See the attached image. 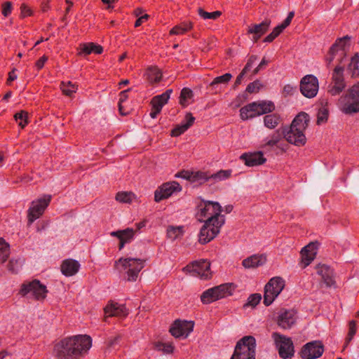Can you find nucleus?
I'll return each mask as SVG.
<instances>
[{
  "label": "nucleus",
  "instance_id": "obj_1",
  "mask_svg": "<svg viewBox=\"0 0 359 359\" xmlns=\"http://www.w3.org/2000/svg\"><path fill=\"white\" fill-rule=\"evenodd\" d=\"M222 211L218 202L206 201L201 196L196 198V217L200 222H204L198 235L200 243L210 242L219 233L225 222L224 215L221 214Z\"/></svg>",
  "mask_w": 359,
  "mask_h": 359
},
{
  "label": "nucleus",
  "instance_id": "obj_2",
  "mask_svg": "<svg viewBox=\"0 0 359 359\" xmlns=\"http://www.w3.org/2000/svg\"><path fill=\"white\" fill-rule=\"evenodd\" d=\"M92 346V339L88 335L67 337L58 342L55 349L61 359H77Z\"/></svg>",
  "mask_w": 359,
  "mask_h": 359
},
{
  "label": "nucleus",
  "instance_id": "obj_3",
  "mask_svg": "<svg viewBox=\"0 0 359 359\" xmlns=\"http://www.w3.org/2000/svg\"><path fill=\"white\" fill-rule=\"evenodd\" d=\"M310 122L309 115L302 111L293 119L290 126H285L286 140L295 146L302 147L306 143V137L304 134L305 130L308 128Z\"/></svg>",
  "mask_w": 359,
  "mask_h": 359
},
{
  "label": "nucleus",
  "instance_id": "obj_4",
  "mask_svg": "<svg viewBox=\"0 0 359 359\" xmlns=\"http://www.w3.org/2000/svg\"><path fill=\"white\" fill-rule=\"evenodd\" d=\"M275 110V104L272 101L262 100L252 102L240 109V116L243 121L253 118L257 116L267 114Z\"/></svg>",
  "mask_w": 359,
  "mask_h": 359
},
{
  "label": "nucleus",
  "instance_id": "obj_5",
  "mask_svg": "<svg viewBox=\"0 0 359 359\" xmlns=\"http://www.w3.org/2000/svg\"><path fill=\"white\" fill-rule=\"evenodd\" d=\"M256 346L253 336H244L237 341L230 359H255Z\"/></svg>",
  "mask_w": 359,
  "mask_h": 359
},
{
  "label": "nucleus",
  "instance_id": "obj_6",
  "mask_svg": "<svg viewBox=\"0 0 359 359\" xmlns=\"http://www.w3.org/2000/svg\"><path fill=\"white\" fill-rule=\"evenodd\" d=\"M236 286L233 283H224L205 290L201 295L203 304H209L233 294Z\"/></svg>",
  "mask_w": 359,
  "mask_h": 359
},
{
  "label": "nucleus",
  "instance_id": "obj_7",
  "mask_svg": "<svg viewBox=\"0 0 359 359\" xmlns=\"http://www.w3.org/2000/svg\"><path fill=\"white\" fill-rule=\"evenodd\" d=\"M47 293L46 286L37 279L24 282L18 292L22 297H27L36 301L43 300L46 297Z\"/></svg>",
  "mask_w": 359,
  "mask_h": 359
},
{
  "label": "nucleus",
  "instance_id": "obj_8",
  "mask_svg": "<svg viewBox=\"0 0 359 359\" xmlns=\"http://www.w3.org/2000/svg\"><path fill=\"white\" fill-rule=\"evenodd\" d=\"M146 260L137 258H120L116 264H121L126 276L124 278L128 281H135L138 277L139 273L144 266Z\"/></svg>",
  "mask_w": 359,
  "mask_h": 359
},
{
  "label": "nucleus",
  "instance_id": "obj_9",
  "mask_svg": "<svg viewBox=\"0 0 359 359\" xmlns=\"http://www.w3.org/2000/svg\"><path fill=\"white\" fill-rule=\"evenodd\" d=\"M192 182L203 184L210 182L211 184L220 181L225 180L230 177L231 175V170H220L215 173H210L209 171H193Z\"/></svg>",
  "mask_w": 359,
  "mask_h": 359
},
{
  "label": "nucleus",
  "instance_id": "obj_10",
  "mask_svg": "<svg viewBox=\"0 0 359 359\" xmlns=\"http://www.w3.org/2000/svg\"><path fill=\"white\" fill-rule=\"evenodd\" d=\"M285 280L280 277H273L269 280L264 287V304L269 306L283 291Z\"/></svg>",
  "mask_w": 359,
  "mask_h": 359
},
{
  "label": "nucleus",
  "instance_id": "obj_11",
  "mask_svg": "<svg viewBox=\"0 0 359 359\" xmlns=\"http://www.w3.org/2000/svg\"><path fill=\"white\" fill-rule=\"evenodd\" d=\"M272 337L279 356L283 359H291L294 355V347L292 339L278 332H273Z\"/></svg>",
  "mask_w": 359,
  "mask_h": 359
},
{
  "label": "nucleus",
  "instance_id": "obj_12",
  "mask_svg": "<svg viewBox=\"0 0 359 359\" xmlns=\"http://www.w3.org/2000/svg\"><path fill=\"white\" fill-rule=\"evenodd\" d=\"M51 201V196L47 195L36 201H32L27 211L28 225H31L36 219L39 218L44 212Z\"/></svg>",
  "mask_w": 359,
  "mask_h": 359
},
{
  "label": "nucleus",
  "instance_id": "obj_13",
  "mask_svg": "<svg viewBox=\"0 0 359 359\" xmlns=\"http://www.w3.org/2000/svg\"><path fill=\"white\" fill-rule=\"evenodd\" d=\"M346 99V102L343 106V112L346 114L359 112V82L348 90Z\"/></svg>",
  "mask_w": 359,
  "mask_h": 359
},
{
  "label": "nucleus",
  "instance_id": "obj_14",
  "mask_svg": "<svg viewBox=\"0 0 359 359\" xmlns=\"http://www.w3.org/2000/svg\"><path fill=\"white\" fill-rule=\"evenodd\" d=\"M344 72V68L341 66H337L333 70L332 82L328 86V93L333 96L339 95L346 87Z\"/></svg>",
  "mask_w": 359,
  "mask_h": 359
},
{
  "label": "nucleus",
  "instance_id": "obj_15",
  "mask_svg": "<svg viewBox=\"0 0 359 359\" xmlns=\"http://www.w3.org/2000/svg\"><path fill=\"white\" fill-rule=\"evenodd\" d=\"M319 88L318 80L313 74L304 76L300 81L299 89L302 94L308 98L316 96Z\"/></svg>",
  "mask_w": 359,
  "mask_h": 359
},
{
  "label": "nucleus",
  "instance_id": "obj_16",
  "mask_svg": "<svg viewBox=\"0 0 359 359\" xmlns=\"http://www.w3.org/2000/svg\"><path fill=\"white\" fill-rule=\"evenodd\" d=\"M184 269L187 270L193 276L207 280L211 278L210 263L205 259L194 261L188 264Z\"/></svg>",
  "mask_w": 359,
  "mask_h": 359
},
{
  "label": "nucleus",
  "instance_id": "obj_17",
  "mask_svg": "<svg viewBox=\"0 0 359 359\" xmlns=\"http://www.w3.org/2000/svg\"><path fill=\"white\" fill-rule=\"evenodd\" d=\"M323 352L324 346L322 341L315 340L304 344L299 352V355L302 359H316L320 358Z\"/></svg>",
  "mask_w": 359,
  "mask_h": 359
},
{
  "label": "nucleus",
  "instance_id": "obj_18",
  "mask_svg": "<svg viewBox=\"0 0 359 359\" xmlns=\"http://www.w3.org/2000/svg\"><path fill=\"white\" fill-rule=\"evenodd\" d=\"M182 191L181 185L176 181L165 182L154 192V201L157 203L170 197L175 192Z\"/></svg>",
  "mask_w": 359,
  "mask_h": 359
},
{
  "label": "nucleus",
  "instance_id": "obj_19",
  "mask_svg": "<svg viewBox=\"0 0 359 359\" xmlns=\"http://www.w3.org/2000/svg\"><path fill=\"white\" fill-rule=\"evenodd\" d=\"M194 322L192 320H175L170 328V334L175 338H187L193 331Z\"/></svg>",
  "mask_w": 359,
  "mask_h": 359
},
{
  "label": "nucleus",
  "instance_id": "obj_20",
  "mask_svg": "<svg viewBox=\"0 0 359 359\" xmlns=\"http://www.w3.org/2000/svg\"><path fill=\"white\" fill-rule=\"evenodd\" d=\"M270 21L264 20L259 24H252L248 26L247 34H252V40L257 42L258 40L269 30Z\"/></svg>",
  "mask_w": 359,
  "mask_h": 359
},
{
  "label": "nucleus",
  "instance_id": "obj_21",
  "mask_svg": "<svg viewBox=\"0 0 359 359\" xmlns=\"http://www.w3.org/2000/svg\"><path fill=\"white\" fill-rule=\"evenodd\" d=\"M294 312L292 310H281L277 316V324L283 329H290L295 323Z\"/></svg>",
  "mask_w": 359,
  "mask_h": 359
},
{
  "label": "nucleus",
  "instance_id": "obj_22",
  "mask_svg": "<svg viewBox=\"0 0 359 359\" xmlns=\"http://www.w3.org/2000/svg\"><path fill=\"white\" fill-rule=\"evenodd\" d=\"M107 317H125L128 313L124 304H119L117 302L109 301L104 309Z\"/></svg>",
  "mask_w": 359,
  "mask_h": 359
},
{
  "label": "nucleus",
  "instance_id": "obj_23",
  "mask_svg": "<svg viewBox=\"0 0 359 359\" xmlns=\"http://www.w3.org/2000/svg\"><path fill=\"white\" fill-rule=\"evenodd\" d=\"M240 158L244 161L247 166L249 167L262 165L266 161L262 151L244 153L241 156Z\"/></svg>",
  "mask_w": 359,
  "mask_h": 359
},
{
  "label": "nucleus",
  "instance_id": "obj_24",
  "mask_svg": "<svg viewBox=\"0 0 359 359\" xmlns=\"http://www.w3.org/2000/svg\"><path fill=\"white\" fill-rule=\"evenodd\" d=\"M316 269L318 274L321 276L323 283L327 287H330L335 285L334 270L332 268L325 264H319L317 266Z\"/></svg>",
  "mask_w": 359,
  "mask_h": 359
},
{
  "label": "nucleus",
  "instance_id": "obj_25",
  "mask_svg": "<svg viewBox=\"0 0 359 359\" xmlns=\"http://www.w3.org/2000/svg\"><path fill=\"white\" fill-rule=\"evenodd\" d=\"M80 266L79 262L75 259H65L60 266L61 272L67 277L72 276L79 271Z\"/></svg>",
  "mask_w": 359,
  "mask_h": 359
},
{
  "label": "nucleus",
  "instance_id": "obj_26",
  "mask_svg": "<svg viewBox=\"0 0 359 359\" xmlns=\"http://www.w3.org/2000/svg\"><path fill=\"white\" fill-rule=\"evenodd\" d=\"M266 262V257L264 255H253L243 260L242 264L246 269L257 268L264 265Z\"/></svg>",
  "mask_w": 359,
  "mask_h": 359
},
{
  "label": "nucleus",
  "instance_id": "obj_27",
  "mask_svg": "<svg viewBox=\"0 0 359 359\" xmlns=\"http://www.w3.org/2000/svg\"><path fill=\"white\" fill-rule=\"evenodd\" d=\"M172 93V89H168L162 94L154 96L151 100V107L162 110L163 107L168 103Z\"/></svg>",
  "mask_w": 359,
  "mask_h": 359
},
{
  "label": "nucleus",
  "instance_id": "obj_28",
  "mask_svg": "<svg viewBox=\"0 0 359 359\" xmlns=\"http://www.w3.org/2000/svg\"><path fill=\"white\" fill-rule=\"evenodd\" d=\"M315 244L311 243L304 247L301 251L302 262L305 266L310 264L316 255Z\"/></svg>",
  "mask_w": 359,
  "mask_h": 359
},
{
  "label": "nucleus",
  "instance_id": "obj_29",
  "mask_svg": "<svg viewBox=\"0 0 359 359\" xmlns=\"http://www.w3.org/2000/svg\"><path fill=\"white\" fill-rule=\"evenodd\" d=\"M351 39V37L348 35L338 38L330 48V52L333 54L337 53L339 50L345 51L346 48L350 46L349 41Z\"/></svg>",
  "mask_w": 359,
  "mask_h": 359
},
{
  "label": "nucleus",
  "instance_id": "obj_30",
  "mask_svg": "<svg viewBox=\"0 0 359 359\" xmlns=\"http://www.w3.org/2000/svg\"><path fill=\"white\" fill-rule=\"evenodd\" d=\"M347 72L352 78L359 76V53H355L351 58L347 67Z\"/></svg>",
  "mask_w": 359,
  "mask_h": 359
},
{
  "label": "nucleus",
  "instance_id": "obj_31",
  "mask_svg": "<svg viewBox=\"0 0 359 359\" xmlns=\"http://www.w3.org/2000/svg\"><path fill=\"white\" fill-rule=\"evenodd\" d=\"M81 52L79 54L90 55L91 53L101 54L103 52V47L99 44L90 42L81 45Z\"/></svg>",
  "mask_w": 359,
  "mask_h": 359
},
{
  "label": "nucleus",
  "instance_id": "obj_32",
  "mask_svg": "<svg viewBox=\"0 0 359 359\" xmlns=\"http://www.w3.org/2000/svg\"><path fill=\"white\" fill-rule=\"evenodd\" d=\"M135 231L133 229L127 228L124 230H119L116 231H112L111 235L114 237H117L119 241H126V243H130L134 237Z\"/></svg>",
  "mask_w": 359,
  "mask_h": 359
},
{
  "label": "nucleus",
  "instance_id": "obj_33",
  "mask_svg": "<svg viewBox=\"0 0 359 359\" xmlns=\"http://www.w3.org/2000/svg\"><path fill=\"white\" fill-rule=\"evenodd\" d=\"M193 28V23L190 21H184L173 27L170 31V35L184 34Z\"/></svg>",
  "mask_w": 359,
  "mask_h": 359
},
{
  "label": "nucleus",
  "instance_id": "obj_34",
  "mask_svg": "<svg viewBox=\"0 0 359 359\" xmlns=\"http://www.w3.org/2000/svg\"><path fill=\"white\" fill-rule=\"evenodd\" d=\"M285 130V126H282L280 128L276 130L271 135L269 140L266 141L265 146L273 147L276 145L280 140L284 137L286 140L285 133H283Z\"/></svg>",
  "mask_w": 359,
  "mask_h": 359
},
{
  "label": "nucleus",
  "instance_id": "obj_35",
  "mask_svg": "<svg viewBox=\"0 0 359 359\" xmlns=\"http://www.w3.org/2000/svg\"><path fill=\"white\" fill-rule=\"evenodd\" d=\"M145 76L150 83H154L161 80L162 73L157 67H150L147 69Z\"/></svg>",
  "mask_w": 359,
  "mask_h": 359
},
{
  "label": "nucleus",
  "instance_id": "obj_36",
  "mask_svg": "<svg viewBox=\"0 0 359 359\" xmlns=\"http://www.w3.org/2000/svg\"><path fill=\"white\" fill-rule=\"evenodd\" d=\"M184 233V231L183 226H168L167 229V237L172 241L181 238L183 236Z\"/></svg>",
  "mask_w": 359,
  "mask_h": 359
},
{
  "label": "nucleus",
  "instance_id": "obj_37",
  "mask_svg": "<svg viewBox=\"0 0 359 359\" xmlns=\"http://www.w3.org/2000/svg\"><path fill=\"white\" fill-rule=\"evenodd\" d=\"M280 121V116L277 114H266L264 117V126L269 129H274Z\"/></svg>",
  "mask_w": 359,
  "mask_h": 359
},
{
  "label": "nucleus",
  "instance_id": "obj_38",
  "mask_svg": "<svg viewBox=\"0 0 359 359\" xmlns=\"http://www.w3.org/2000/svg\"><path fill=\"white\" fill-rule=\"evenodd\" d=\"M14 118L18 123V126L22 128H25L29 123V114L27 111L21 110L14 115Z\"/></svg>",
  "mask_w": 359,
  "mask_h": 359
},
{
  "label": "nucleus",
  "instance_id": "obj_39",
  "mask_svg": "<svg viewBox=\"0 0 359 359\" xmlns=\"http://www.w3.org/2000/svg\"><path fill=\"white\" fill-rule=\"evenodd\" d=\"M10 255V245L3 238H0V264L6 262Z\"/></svg>",
  "mask_w": 359,
  "mask_h": 359
},
{
  "label": "nucleus",
  "instance_id": "obj_40",
  "mask_svg": "<svg viewBox=\"0 0 359 359\" xmlns=\"http://www.w3.org/2000/svg\"><path fill=\"white\" fill-rule=\"evenodd\" d=\"M193 97L194 93L191 89L186 87L183 88L180 92L179 102L183 107H186L188 105V100Z\"/></svg>",
  "mask_w": 359,
  "mask_h": 359
},
{
  "label": "nucleus",
  "instance_id": "obj_41",
  "mask_svg": "<svg viewBox=\"0 0 359 359\" xmlns=\"http://www.w3.org/2000/svg\"><path fill=\"white\" fill-rule=\"evenodd\" d=\"M232 78L230 73H226L222 76L215 77L213 81L210 83V87L212 89L218 84H227Z\"/></svg>",
  "mask_w": 359,
  "mask_h": 359
},
{
  "label": "nucleus",
  "instance_id": "obj_42",
  "mask_svg": "<svg viewBox=\"0 0 359 359\" xmlns=\"http://www.w3.org/2000/svg\"><path fill=\"white\" fill-rule=\"evenodd\" d=\"M329 116V109L327 105L322 106L318 109L317 113V124L320 125L327 121Z\"/></svg>",
  "mask_w": 359,
  "mask_h": 359
},
{
  "label": "nucleus",
  "instance_id": "obj_43",
  "mask_svg": "<svg viewBox=\"0 0 359 359\" xmlns=\"http://www.w3.org/2000/svg\"><path fill=\"white\" fill-rule=\"evenodd\" d=\"M262 296L259 293H254L250 294L248 299L246 303L243 304V309H246L248 307H252L255 308L261 301Z\"/></svg>",
  "mask_w": 359,
  "mask_h": 359
},
{
  "label": "nucleus",
  "instance_id": "obj_44",
  "mask_svg": "<svg viewBox=\"0 0 359 359\" xmlns=\"http://www.w3.org/2000/svg\"><path fill=\"white\" fill-rule=\"evenodd\" d=\"M198 13L204 20H216L222 15V12L219 11L209 13L204 11L202 8L198 9Z\"/></svg>",
  "mask_w": 359,
  "mask_h": 359
},
{
  "label": "nucleus",
  "instance_id": "obj_45",
  "mask_svg": "<svg viewBox=\"0 0 359 359\" xmlns=\"http://www.w3.org/2000/svg\"><path fill=\"white\" fill-rule=\"evenodd\" d=\"M61 89L64 95L72 96L74 93H76L77 88L71 81L61 83Z\"/></svg>",
  "mask_w": 359,
  "mask_h": 359
},
{
  "label": "nucleus",
  "instance_id": "obj_46",
  "mask_svg": "<svg viewBox=\"0 0 359 359\" xmlns=\"http://www.w3.org/2000/svg\"><path fill=\"white\" fill-rule=\"evenodd\" d=\"M133 194L131 192L120 191L116 195V200L120 203H130Z\"/></svg>",
  "mask_w": 359,
  "mask_h": 359
},
{
  "label": "nucleus",
  "instance_id": "obj_47",
  "mask_svg": "<svg viewBox=\"0 0 359 359\" xmlns=\"http://www.w3.org/2000/svg\"><path fill=\"white\" fill-rule=\"evenodd\" d=\"M155 348L165 353H172L174 350V346L170 343L158 341L155 344Z\"/></svg>",
  "mask_w": 359,
  "mask_h": 359
},
{
  "label": "nucleus",
  "instance_id": "obj_48",
  "mask_svg": "<svg viewBox=\"0 0 359 359\" xmlns=\"http://www.w3.org/2000/svg\"><path fill=\"white\" fill-rule=\"evenodd\" d=\"M348 333L346 338L345 346H346L350 341L353 338L354 335L356 334L357 327H356V321L353 320L349 322V329Z\"/></svg>",
  "mask_w": 359,
  "mask_h": 359
},
{
  "label": "nucleus",
  "instance_id": "obj_49",
  "mask_svg": "<svg viewBox=\"0 0 359 359\" xmlns=\"http://www.w3.org/2000/svg\"><path fill=\"white\" fill-rule=\"evenodd\" d=\"M283 31V30L281 28H280L278 25L276 26L273 29V31L264 39L263 41L266 43L272 42L276 37H278L280 34V33Z\"/></svg>",
  "mask_w": 359,
  "mask_h": 359
},
{
  "label": "nucleus",
  "instance_id": "obj_50",
  "mask_svg": "<svg viewBox=\"0 0 359 359\" xmlns=\"http://www.w3.org/2000/svg\"><path fill=\"white\" fill-rule=\"evenodd\" d=\"M187 130V127L181 123L175 126L171 130L170 135L172 137H178L184 133Z\"/></svg>",
  "mask_w": 359,
  "mask_h": 359
},
{
  "label": "nucleus",
  "instance_id": "obj_51",
  "mask_svg": "<svg viewBox=\"0 0 359 359\" xmlns=\"http://www.w3.org/2000/svg\"><path fill=\"white\" fill-rule=\"evenodd\" d=\"M261 87H262V85L259 81L255 80L248 85L245 91L249 93H254L258 92Z\"/></svg>",
  "mask_w": 359,
  "mask_h": 359
},
{
  "label": "nucleus",
  "instance_id": "obj_52",
  "mask_svg": "<svg viewBox=\"0 0 359 359\" xmlns=\"http://www.w3.org/2000/svg\"><path fill=\"white\" fill-rule=\"evenodd\" d=\"M257 60V55H252L251 56H250V57L248 58V60L247 61L246 65H245L244 68L243 69V70L241 72L243 73H244L245 74L246 73H248L251 69V68L252 67L255 62Z\"/></svg>",
  "mask_w": 359,
  "mask_h": 359
},
{
  "label": "nucleus",
  "instance_id": "obj_53",
  "mask_svg": "<svg viewBox=\"0 0 359 359\" xmlns=\"http://www.w3.org/2000/svg\"><path fill=\"white\" fill-rule=\"evenodd\" d=\"M195 121V117L193 116L191 112H188L186 114L184 119L181 122L184 124L187 129H189L191 126H193Z\"/></svg>",
  "mask_w": 359,
  "mask_h": 359
},
{
  "label": "nucleus",
  "instance_id": "obj_54",
  "mask_svg": "<svg viewBox=\"0 0 359 359\" xmlns=\"http://www.w3.org/2000/svg\"><path fill=\"white\" fill-rule=\"evenodd\" d=\"M19 260L11 259L8 264V270L13 273H17L18 271Z\"/></svg>",
  "mask_w": 359,
  "mask_h": 359
},
{
  "label": "nucleus",
  "instance_id": "obj_55",
  "mask_svg": "<svg viewBox=\"0 0 359 359\" xmlns=\"http://www.w3.org/2000/svg\"><path fill=\"white\" fill-rule=\"evenodd\" d=\"M13 10V5L11 1H6L2 4V15L4 17H8L11 15Z\"/></svg>",
  "mask_w": 359,
  "mask_h": 359
},
{
  "label": "nucleus",
  "instance_id": "obj_56",
  "mask_svg": "<svg viewBox=\"0 0 359 359\" xmlns=\"http://www.w3.org/2000/svg\"><path fill=\"white\" fill-rule=\"evenodd\" d=\"M193 171L189 170H182L181 172H178L176 175V177H180L184 180H187L189 181L190 182H192V175Z\"/></svg>",
  "mask_w": 359,
  "mask_h": 359
},
{
  "label": "nucleus",
  "instance_id": "obj_57",
  "mask_svg": "<svg viewBox=\"0 0 359 359\" xmlns=\"http://www.w3.org/2000/svg\"><path fill=\"white\" fill-rule=\"evenodd\" d=\"M297 90V87L287 84L283 87V95L284 97L292 95Z\"/></svg>",
  "mask_w": 359,
  "mask_h": 359
},
{
  "label": "nucleus",
  "instance_id": "obj_58",
  "mask_svg": "<svg viewBox=\"0 0 359 359\" xmlns=\"http://www.w3.org/2000/svg\"><path fill=\"white\" fill-rule=\"evenodd\" d=\"M48 60V56L43 55L42 57H41L36 62H35V67H36L37 70L39 71L44 67L45 63Z\"/></svg>",
  "mask_w": 359,
  "mask_h": 359
},
{
  "label": "nucleus",
  "instance_id": "obj_59",
  "mask_svg": "<svg viewBox=\"0 0 359 359\" xmlns=\"http://www.w3.org/2000/svg\"><path fill=\"white\" fill-rule=\"evenodd\" d=\"M21 10V16L22 18H25L27 16H31L32 15V10L25 4H22L20 6Z\"/></svg>",
  "mask_w": 359,
  "mask_h": 359
},
{
  "label": "nucleus",
  "instance_id": "obj_60",
  "mask_svg": "<svg viewBox=\"0 0 359 359\" xmlns=\"http://www.w3.org/2000/svg\"><path fill=\"white\" fill-rule=\"evenodd\" d=\"M131 90V88H128L125 90L121 91L119 93V100L118 104H123L128 98V92Z\"/></svg>",
  "mask_w": 359,
  "mask_h": 359
},
{
  "label": "nucleus",
  "instance_id": "obj_61",
  "mask_svg": "<svg viewBox=\"0 0 359 359\" xmlns=\"http://www.w3.org/2000/svg\"><path fill=\"white\" fill-rule=\"evenodd\" d=\"M16 72H17V69H15V68H13V69L11 72H9L8 77L6 81L7 85H11V83L12 81L17 79L18 76H17Z\"/></svg>",
  "mask_w": 359,
  "mask_h": 359
},
{
  "label": "nucleus",
  "instance_id": "obj_62",
  "mask_svg": "<svg viewBox=\"0 0 359 359\" xmlns=\"http://www.w3.org/2000/svg\"><path fill=\"white\" fill-rule=\"evenodd\" d=\"M269 63V61L263 58L259 65L253 70L252 74L255 75L258 74V72L264 69Z\"/></svg>",
  "mask_w": 359,
  "mask_h": 359
},
{
  "label": "nucleus",
  "instance_id": "obj_63",
  "mask_svg": "<svg viewBox=\"0 0 359 359\" xmlns=\"http://www.w3.org/2000/svg\"><path fill=\"white\" fill-rule=\"evenodd\" d=\"M149 15L147 14H144V15H142L141 17L138 18L135 22V27H140V25H142V24L143 22L147 21L149 19Z\"/></svg>",
  "mask_w": 359,
  "mask_h": 359
},
{
  "label": "nucleus",
  "instance_id": "obj_64",
  "mask_svg": "<svg viewBox=\"0 0 359 359\" xmlns=\"http://www.w3.org/2000/svg\"><path fill=\"white\" fill-rule=\"evenodd\" d=\"M245 74L243 73L242 72L238 75L236 77V79L235 81V83L233 84V88L236 89L239 85H241L242 80Z\"/></svg>",
  "mask_w": 359,
  "mask_h": 359
}]
</instances>
